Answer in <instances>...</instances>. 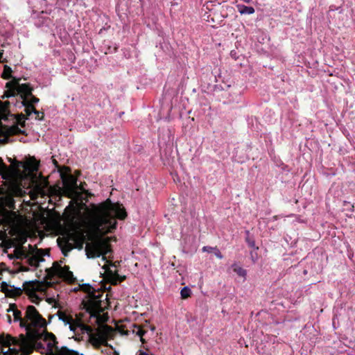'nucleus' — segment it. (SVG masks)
Instances as JSON below:
<instances>
[{"label":"nucleus","instance_id":"nucleus-1","mask_svg":"<svg viewBox=\"0 0 355 355\" xmlns=\"http://www.w3.org/2000/svg\"><path fill=\"white\" fill-rule=\"evenodd\" d=\"M127 216L124 207L119 202L113 203L110 198L98 205H93L91 218L96 234V241L101 255L111 251L110 238L103 235L112 232L116 228V218L123 220Z\"/></svg>","mask_w":355,"mask_h":355},{"label":"nucleus","instance_id":"nucleus-2","mask_svg":"<svg viewBox=\"0 0 355 355\" xmlns=\"http://www.w3.org/2000/svg\"><path fill=\"white\" fill-rule=\"evenodd\" d=\"M19 80L20 78H13L12 80L6 83V87L8 90L5 92L3 98L19 95L22 101L28 100L33 89L30 84H20Z\"/></svg>","mask_w":355,"mask_h":355},{"label":"nucleus","instance_id":"nucleus-3","mask_svg":"<svg viewBox=\"0 0 355 355\" xmlns=\"http://www.w3.org/2000/svg\"><path fill=\"white\" fill-rule=\"evenodd\" d=\"M25 131L21 130L17 125L8 126L3 124L0 120V144L5 145L12 142L13 140L10 139V136L17 135H24Z\"/></svg>","mask_w":355,"mask_h":355},{"label":"nucleus","instance_id":"nucleus-4","mask_svg":"<svg viewBox=\"0 0 355 355\" xmlns=\"http://www.w3.org/2000/svg\"><path fill=\"white\" fill-rule=\"evenodd\" d=\"M80 289L91 296V298L87 302V310L92 312H99L101 309V300H100L101 295H95L94 289L89 284L81 285Z\"/></svg>","mask_w":355,"mask_h":355},{"label":"nucleus","instance_id":"nucleus-5","mask_svg":"<svg viewBox=\"0 0 355 355\" xmlns=\"http://www.w3.org/2000/svg\"><path fill=\"white\" fill-rule=\"evenodd\" d=\"M25 318L31 321V326L35 327H46V320L39 313L34 306L29 305L26 308Z\"/></svg>","mask_w":355,"mask_h":355},{"label":"nucleus","instance_id":"nucleus-6","mask_svg":"<svg viewBox=\"0 0 355 355\" xmlns=\"http://www.w3.org/2000/svg\"><path fill=\"white\" fill-rule=\"evenodd\" d=\"M29 254H30L26 256L27 263L30 266H34L35 268H37L39 266L40 262H42L44 261V257L45 255L49 256V254L48 252H46L45 250L37 248L35 250H32Z\"/></svg>","mask_w":355,"mask_h":355},{"label":"nucleus","instance_id":"nucleus-7","mask_svg":"<svg viewBox=\"0 0 355 355\" xmlns=\"http://www.w3.org/2000/svg\"><path fill=\"white\" fill-rule=\"evenodd\" d=\"M21 336L22 340H18L10 335H7L6 336L1 335L0 336V344L6 347H10L11 345H19L21 347H26L28 340L23 335Z\"/></svg>","mask_w":355,"mask_h":355},{"label":"nucleus","instance_id":"nucleus-8","mask_svg":"<svg viewBox=\"0 0 355 355\" xmlns=\"http://www.w3.org/2000/svg\"><path fill=\"white\" fill-rule=\"evenodd\" d=\"M85 252L87 258H96L101 256V252H99L98 247L96 239L92 243L87 244L85 247Z\"/></svg>","mask_w":355,"mask_h":355},{"label":"nucleus","instance_id":"nucleus-9","mask_svg":"<svg viewBox=\"0 0 355 355\" xmlns=\"http://www.w3.org/2000/svg\"><path fill=\"white\" fill-rule=\"evenodd\" d=\"M103 268L105 269L107 276L112 285H116L123 282L126 278L125 276H120L117 272H113L105 266H103Z\"/></svg>","mask_w":355,"mask_h":355},{"label":"nucleus","instance_id":"nucleus-10","mask_svg":"<svg viewBox=\"0 0 355 355\" xmlns=\"http://www.w3.org/2000/svg\"><path fill=\"white\" fill-rule=\"evenodd\" d=\"M44 340L46 341H49L48 347L50 349L54 348L56 351L59 352L60 349H59L58 347L57 346L58 342L56 340V337L53 333L45 331L44 334Z\"/></svg>","mask_w":355,"mask_h":355},{"label":"nucleus","instance_id":"nucleus-11","mask_svg":"<svg viewBox=\"0 0 355 355\" xmlns=\"http://www.w3.org/2000/svg\"><path fill=\"white\" fill-rule=\"evenodd\" d=\"M62 178L63 179L64 187L66 189L71 191L77 187L76 180L72 175H69L66 179H64L62 175Z\"/></svg>","mask_w":355,"mask_h":355},{"label":"nucleus","instance_id":"nucleus-12","mask_svg":"<svg viewBox=\"0 0 355 355\" xmlns=\"http://www.w3.org/2000/svg\"><path fill=\"white\" fill-rule=\"evenodd\" d=\"M13 316H14V321L15 322H20V327H24L26 329L30 328V325L27 323V321L24 320L21 317V311L17 309L15 310L13 312Z\"/></svg>","mask_w":355,"mask_h":355},{"label":"nucleus","instance_id":"nucleus-13","mask_svg":"<svg viewBox=\"0 0 355 355\" xmlns=\"http://www.w3.org/2000/svg\"><path fill=\"white\" fill-rule=\"evenodd\" d=\"M60 269H61V266L57 262H54L52 267L46 269V272L48 276L54 277L59 275Z\"/></svg>","mask_w":355,"mask_h":355},{"label":"nucleus","instance_id":"nucleus-14","mask_svg":"<svg viewBox=\"0 0 355 355\" xmlns=\"http://www.w3.org/2000/svg\"><path fill=\"white\" fill-rule=\"evenodd\" d=\"M57 315L59 320H62L65 324H69L74 320L71 315L67 313L65 311H59Z\"/></svg>","mask_w":355,"mask_h":355},{"label":"nucleus","instance_id":"nucleus-15","mask_svg":"<svg viewBox=\"0 0 355 355\" xmlns=\"http://www.w3.org/2000/svg\"><path fill=\"white\" fill-rule=\"evenodd\" d=\"M237 8H238L239 12L241 15H244V14L250 15V14H253L255 11L254 8L253 7L246 6L242 5V4L237 5Z\"/></svg>","mask_w":355,"mask_h":355},{"label":"nucleus","instance_id":"nucleus-16","mask_svg":"<svg viewBox=\"0 0 355 355\" xmlns=\"http://www.w3.org/2000/svg\"><path fill=\"white\" fill-rule=\"evenodd\" d=\"M59 355H84L78 352L69 349L67 347H62L59 351Z\"/></svg>","mask_w":355,"mask_h":355},{"label":"nucleus","instance_id":"nucleus-17","mask_svg":"<svg viewBox=\"0 0 355 355\" xmlns=\"http://www.w3.org/2000/svg\"><path fill=\"white\" fill-rule=\"evenodd\" d=\"M78 326H79V329L81 331V334L87 333L88 334H90L92 333V331H93L92 328L90 326L84 324L80 320V324H78Z\"/></svg>","mask_w":355,"mask_h":355},{"label":"nucleus","instance_id":"nucleus-18","mask_svg":"<svg viewBox=\"0 0 355 355\" xmlns=\"http://www.w3.org/2000/svg\"><path fill=\"white\" fill-rule=\"evenodd\" d=\"M12 71V69L10 67H8V65H5L1 77L6 80H8L10 78L13 79L12 76H11Z\"/></svg>","mask_w":355,"mask_h":355},{"label":"nucleus","instance_id":"nucleus-19","mask_svg":"<svg viewBox=\"0 0 355 355\" xmlns=\"http://www.w3.org/2000/svg\"><path fill=\"white\" fill-rule=\"evenodd\" d=\"M21 105L25 107V112L27 116H31L32 113V107H34L33 105H30L28 103V100H24L21 102Z\"/></svg>","mask_w":355,"mask_h":355},{"label":"nucleus","instance_id":"nucleus-20","mask_svg":"<svg viewBox=\"0 0 355 355\" xmlns=\"http://www.w3.org/2000/svg\"><path fill=\"white\" fill-rule=\"evenodd\" d=\"M234 271L240 277H245L247 272L245 269L241 267L236 266V264H233L232 266Z\"/></svg>","mask_w":355,"mask_h":355},{"label":"nucleus","instance_id":"nucleus-21","mask_svg":"<svg viewBox=\"0 0 355 355\" xmlns=\"http://www.w3.org/2000/svg\"><path fill=\"white\" fill-rule=\"evenodd\" d=\"M35 282H28L24 284V289L27 292H33L35 290Z\"/></svg>","mask_w":355,"mask_h":355},{"label":"nucleus","instance_id":"nucleus-22","mask_svg":"<svg viewBox=\"0 0 355 355\" xmlns=\"http://www.w3.org/2000/svg\"><path fill=\"white\" fill-rule=\"evenodd\" d=\"M191 293V290L188 286H184L181 289L180 295L182 299L188 298Z\"/></svg>","mask_w":355,"mask_h":355},{"label":"nucleus","instance_id":"nucleus-23","mask_svg":"<svg viewBox=\"0 0 355 355\" xmlns=\"http://www.w3.org/2000/svg\"><path fill=\"white\" fill-rule=\"evenodd\" d=\"M80 324V319L78 320H73L72 322H71L69 325V329L76 333V331L77 329H79V326L78 324Z\"/></svg>","mask_w":355,"mask_h":355},{"label":"nucleus","instance_id":"nucleus-24","mask_svg":"<svg viewBox=\"0 0 355 355\" xmlns=\"http://www.w3.org/2000/svg\"><path fill=\"white\" fill-rule=\"evenodd\" d=\"M247 237L245 239L246 242L248 245L252 248H255V241L253 239L249 236L250 232L249 231H246Z\"/></svg>","mask_w":355,"mask_h":355},{"label":"nucleus","instance_id":"nucleus-25","mask_svg":"<svg viewBox=\"0 0 355 355\" xmlns=\"http://www.w3.org/2000/svg\"><path fill=\"white\" fill-rule=\"evenodd\" d=\"M23 292V290L20 288H15L13 286V288L10 291V295L13 297L20 296Z\"/></svg>","mask_w":355,"mask_h":355},{"label":"nucleus","instance_id":"nucleus-26","mask_svg":"<svg viewBox=\"0 0 355 355\" xmlns=\"http://www.w3.org/2000/svg\"><path fill=\"white\" fill-rule=\"evenodd\" d=\"M73 249L72 244L67 243L64 248H62V252L64 256H67V253Z\"/></svg>","mask_w":355,"mask_h":355},{"label":"nucleus","instance_id":"nucleus-27","mask_svg":"<svg viewBox=\"0 0 355 355\" xmlns=\"http://www.w3.org/2000/svg\"><path fill=\"white\" fill-rule=\"evenodd\" d=\"M9 105H10L9 101L2 102L0 101V110L5 111L6 110L8 109Z\"/></svg>","mask_w":355,"mask_h":355},{"label":"nucleus","instance_id":"nucleus-28","mask_svg":"<svg viewBox=\"0 0 355 355\" xmlns=\"http://www.w3.org/2000/svg\"><path fill=\"white\" fill-rule=\"evenodd\" d=\"M28 98H30V101H28L30 105L37 103L40 101V99L33 96V93L31 94V95L28 96Z\"/></svg>","mask_w":355,"mask_h":355},{"label":"nucleus","instance_id":"nucleus-29","mask_svg":"<svg viewBox=\"0 0 355 355\" xmlns=\"http://www.w3.org/2000/svg\"><path fill=\"white\" fill-rule=\"evenodd\" d=\"M69 270V267L68 266H64V267L61 266V269L59 270V275H64V274Z\"/></svg>","mask_w":355,"mask_h":355},{"label":"nucleus","instance_id":"nucleus-30","mask_svg":"<svg viewBox=\"0 0 355 355\" xmlns=\"http://www.w3.org/2000/svg\"><path fill=\"white\" fill-rule=\"evenodd\" d=\"M64 277L67 279V280H71V279L73 278V272H71L70 270L67 271V272H65L64 274Z\"/></svg>","mask_w":355,"mask_h":355},{"label":"nucleus","instance_id":"nucleus-31","mask_svg":"<svg viewBox=\"0 0 355 355\" xmlns=\"http://www.w3.org/2000/svg\"><path fill=\"white\" fill-rule=\"evenodd\" d=\"M135 327L138 329V331H137V335L139 336L140 337H143V336L146 334V331L141 329L137 325H135Z\"/></svg>","mask_w":355,"mask_h":355},{"label":"nucleus","instance_id":"nucleus-32","mask_svg":"<svg viewBox=\"0 0 355 355\" xmlns=\"http://www.w3.org/2000/svg\"><path fill=\"white\" fill-rule=\"evenodd\" d=\"M214 249H216V248H212V247H210V246H204L202 248V251L203 252H212L214 251Z\"/></svg>","mask_w":355,"mask_h":355},{"label":"nucleus","instance_id":"nucleus-33","mask_svg":"<svg viewBox=\"0 0 355 355\" xmlns=\"http://www.w3.org/2000/svg\"><path fill=\"white\" fill-rule=\"evenodd\" d=\"M215 255L220 259H223V254H221V252H220V250L216 248V249H214V251Z\"/></svg>","mask_w":355,"mask_h":355},{"label":"nucleus","instance_id":"nucleus-34","mask_svg":"<svg viewBox=\"0 0 355 355\" xmlns=\"http://www.w3.org/2000/svg\"><path fill=\"white\" fill-rule=\"evenodd\" d=\"M6 169V165L3 163V159L0 157V173Z\"/></svg>","mask_w":355,"mask_h":355},{"label":"nucleus","instance_id":"nucleus-35","mask_svg":"<svg viewBox=\"0 0 355 355\" xmlns=\"http://www.w3.org/2000/svg\"><path fill=\"white\" fill-rule=\"evenodd\" d=\"M17 309V306L15 304H10L9 306V309L7 310L8 312L12 311Z\"/></svg>","mask_w":355,"mask_h":355},{"label":"nucleus","instance_id":"nucleus-36","mask_svg":"<svg viewBox=\"0 0 355 355\" xmlns=\"http://www.w3.org/2000/svg\"><path fill=\"white\" fill-rule=\"evenodd\" d=\"M21 116L22 118V121H19V124L21 126V127H24L25 126V120L26 119V118L25 117V116L23 114H21Z\"/></svg>","mask_w":355,"mask_h":355},{"label":"nucleus","instance_id":"nucleus-37","mask_svg":"<svg viewBox=\"0 0 355 355\" xmlns=\"http://www.w3.org/2000/svg\"><path fill=\"white\" fill-rule=\"evenodd\" d=\"M32 112L37 115V117L40 116V114H42V116H44L43 112H40V111H37L35 107H32Z\"/></svg>","mask_w":355,"mask_h":355},{"label":"nucleus","instance_id":"nucleus-38","mask_svg":"<svg viewBox=\"0 0 355 355\" xmlns=\"http://www.w3.org/2000/svg\"><path fill=\"white\" fill-rule=\"evenodd\" d=\"M221 89H223V88L220 85H216L214 87V92H217Z\"/></svg>","mask_w":355,"mask_h":355},{"label":"nucleus","instance_id":"nucleus-39","mask_svg":"<svg viewBox=\"0 0 355 355\" xmlns=\"http://www.w3.org/2000/svg\"><path fill=\"white\" fill-rule=\"evenodd\" d=\"M17 120H18V121H19H19H22V118H21V114L18 115Z\"/></svg>","mask_w":355,"mask_h":355},{"label":"nucleus","instance_id":"nucleus-40","mask_svg":"<svg viewBox=\"0 0 355 355\" xmlns=\"http://www.w3.org/2000/svg\"><path fill=\"white\" fill-rule=\"evenodd\" d=\"M139 355H148V354H147L146 352H140Z\"/></svg>","mask_w":355,"mask_h":355},{"label":"nucleus","instance_id":"nucleus-41","mask_svg":"<svg viewBox=\"0 0 355 355\" xmlns=\"http://www.w3.org/2000/svg\"><path fill=\"white\" fill-rule=\"evenodd\" d=\"M8 321L9 323H11L12 320H11V318L10 315L8 316Z\"/></svg>","mask_w":355,"mask_h":355},{"label":"nucleus","instance_id":"nucleus-42","mask_svg":"<svg viewBox=\"0 0 355 355\" xmlns=\"http://www.w3.org/2000/svg\"><path fill=\"white\" fill-rule=\"evenodd\" d=\"M140 340H141L143 343H144L146 342V341H145V340L143 338V337H140Z\"/></svg>","mask_w":355,"mask_h":355},{"label":"nucleus","instance_id":"nucleus-43","mask_svg":"<svg viewBox=\"0 0 355 355\" xmlns=\"http://www.w3.org/2000/svg\"><path fill=\"white\" fill-rule=\"evenodd\" d=\"M105 328L108 329H111V327H109V326H107V325H105Z\"/></svg>","mask_w":355,"mask_h":355},{"label":"nucleus","instance_id":"nucleus-44","mask_svg":"<svg viewBox=\"0 0 355 355\" xmlns=\"http://www.w3.org/2000/svg\"><path fill=\"white\" fill-rule=\"evenodd\" d=\"M38 346L42 348V344H38Z\"/></svg>","mask_w":355,"mask_h":355}]
</instances>
